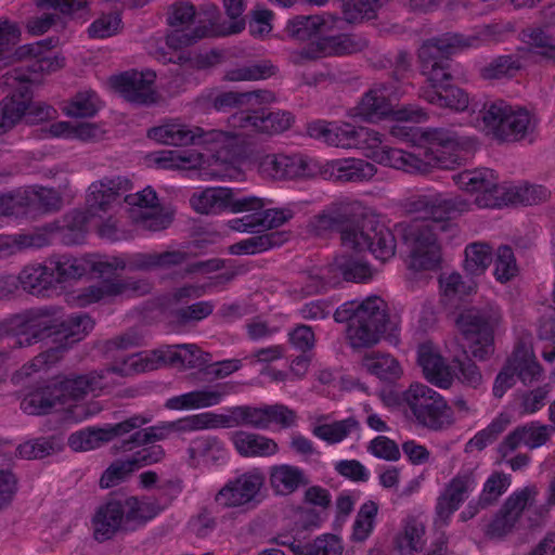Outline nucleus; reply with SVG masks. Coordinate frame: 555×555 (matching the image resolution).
I'll list each match as a JSON object with an SVG mask.
<instances>
[{"label": "nucleus", "instance_id": "nucleus-2", "mask_svg": "<svg viewBox=\"0 0 555 555\" xmlns=\"http://www.w3.org/2000/svg\"><path fill=\"white\" fill-rule=\"evenodd\" d=\"M93 326V320L85 313L64 318L57 310H38L8 319L3 323V331L16 337L18 347H27L53 337L55 343H65L59 347L63 352L66 345L83 339Z\"/></svg>", "mask_w": 555, "mask_h": 555}, {"label": "nucleus", "instance_id": "nucleus-32", "mask_svg": "<svg viewBox=\"0 0 555 555\" xmlns=\"http://www.w3.org/2000/svg\"><path fill=\"white\" fill-rule=\"evenodd\" d=\"M149 289L150 285L147 283H124L119 280H107L99 285H91L81 289L76 296V302L83 307L119 295L145 294Z\"/></svg>", "mask_w": 555, "mask_h": 555}, {"label": "nucleus", "instance_id": "nucleus-6", "mask_svg": "<svg viewBox=\"0 0 555 555\" xmlns=\"http://www.w3.org/2000/svg\"><path fill=\"white\" fill-rule=\"evenodd\" d=\"M489 28L485 27L477 34H444L423 43L418 56L422 69L429 85L425 89H438L451 79L448 72V56L460 51L477 48L488 41Z\"/></svg>", "mask_w": 555, "mask_h": 555}, {"label": "nucleus", "instance_id": "nucleus-33", "mask_svg": "<svg viewBox=\"0 0 555 555\" xmlns=\"http://www.w3.org/2000/svg\"><path fill=\"white\" fill-rule=\"evenodd\" d=\"M341 20L330 13L321 15L296 16L289 20L285 27V34L299 41L309 40L310 38L328 31L338 29Z\"/></svg>", "mask_w": 555, "mask_h": 555}, {"label": "nucleus", "instance_id": "nucleus-3", "mask_svg": "<svg viewBox=\"0 0 555 555\" xmlns=\"http://www.w3.org/2000/svg\"><path fill=\"white\" fill-rule=\"evenodd\" d=\"M103 376L98 373L55 379L44 388L28 393L21 402V409L30 415L50 412H66L67 417L81 422L95 414L100 408L92 409L79 403L85 396L104 387Z\"/></svg>", "mask_w": 555, "mask_h": 555}, {"label": "nucleus", "instance_id": "nucleus-28", "mask_svg": "<svg viewBox=\"0 0 555 555\" xmlns=\"http://www.w3.org/2000/svg\"><path fill=\"white\" fill-rule=\"evenodd\" d=\"M233 390L234 386L229 383L216 384L171 397L165 406L178 411L206 409L221 403Z\"/></svg>", "mask_w": 555, "mask_h": 555}, {"label": "nucleus", "instance_id": "nucleus-16", "mask_svg": "<svg viewBox=\"0 0 555 555\" xmlns=\"http://www.w3.org/2000/svg\"><path fill=\"white\" fill-rule=\"evenodd\" d=\"M10 57L9 63L26 62L29 69L28 74L20 75L18 69H15L3 76L2 82L12 88L29 85L37 80V74H50L64 66V59L46 49L42 41L22 46Z\"/></svg>", "mask_w": 555, "mask_h": 555}, {"label": "nucleus", "instance_id": "nucleus-23", "mask_svg": "<svg viewBox=\"0 0 555 555\" xmlns=\"http://www.w3.org/2000/svg\"><path fill=\"white\" fill-rule=\"evenodd\" d=\"M149 158L158 169L201 170L209 179H222L225 176L223 169L210 168V158L194 150H164L152 153Z\"/></svg>", "mask_w": 555, "mask_h": 555}, {"label": "nucleus", "instance_id": "nucleus-64", "mask_svg": "<svg viewBox=\"0 0 555 555\" xmlns=\"http://www.w3.org/2000/svg\"><path fill=\"white\" fill-rule=\"evenodd\" d=\"M512 478L502 472H493L485 481L479 503L482 507L494 504L509 488Z\"/></svg>", "mask_w": 555, "mask_h": 555}, {"label": "nucleus", "instance_id": "nucleus-26", "mask_svg": "<svg viewBox=\"0 0 555 555\" xmlns=\"http://www.w3.org/2000/svg\"><path fill=\"white\" fill-rule=\"evenodd\" d=\"M417 363L427 382L441 389H449L455 380L454 370L431 341H424L417 348Z\"/></svg>", "mask_w": 555, "mask_h": 555}, {"label": "nucleus", "instance_id": "nucleus-5", "mask_svg": "<svg viewBox=\"0 0 555 555\" xmlns=\"http://www.w3.org/2000/svg\"><path fill=\"white\" fill-rule=\"evenodd\" d=\"M147 137L160 144L185 146L201 144L212 152L211 160L218 165H225L233 147L236 145V134L223 130H204L198 126L185 124L179 119H171L153 127Z\"/></svg>", "mask_w": 555, "mask_h": 555}, {"label": "nucleus", "instance_id": "nucleus-7", "mask_svg": "<svg viewBox=\"0 0 555 555\" xmlns=\"http://www.w3.org/2000/svg\"><path fill=\"white\" fill-rule=\"evenodd\" d=\"M399 404L416 423L430 429H442L454 423L451 406L442 395L426 384L413 382L400 393Z\"/></svg>", "mask_w": 555, "mask_h": 555}, {"label": "nucleus", "instance_id": "nucleus-43", "mask_svg": "<svg viewBox=\"0 0 555 555\" xmlns=\"http://www.w3.org/2000/svg\"><path fill=\"white\" fill-rule=\"evenodd\" d=\"M422 98L435 106L455 112H463L469 105L468 94L460 87L451 83L438 89H424Z\"/></svg>", "mask_w": 555, "mask_h": 555}, {"label": "nucleus", "instance_id": "nucleus-54", "mask_svg": "<svg viewBox=\"0 0 555 555\" xmlns=\"http://www.w3.org/2000/svg\"><path fill=\"white\" fill-rule=\"evenodd\" d=\"M379 511L378 504L373 500L365 501L357 512L352 524L351 540L362 543L373 533Z\"/></svg>", "mask_w": 555, "mask_h": 555}, {"label": "nucleus", "instance_id": "nucleus-25", "mask_svg": "<svg viewBox=\"0 0 555 555\" xmlns=\"http://www.w3.org/2000/svg\"><path fill=\"white\" fill-rule=\"evenodd\" d=\"M477 480L473 470L459 472L444 487L437 499L436 524L444 526L454 512L474 491Z\"/></svg>", "mask_w": 555, "mask_h": 555}, {"label": "nucleus", "instance_id": "nucleus-51", "mask_svg": "<svg viewBox=\"0 0 555 555\" xmlns=\"http://www.w3.org/2000/svg\"><path fill=\"white\" fill-rule=\"evenodd\" d=\"M48 263L54 273L55 284L79 279L91 268L89 260L68 256L52 257Z\"/></svg>", "mask_w": 555, "mask_h": 555}, {"label": "nucleus", "instance_id": "nucleus-21", "mask_svg": "<svg viewBox=\"0 0 555 555\" xmlns=\"http://www.w3.org/2000/svg\"><path fill=\"white\" fill-rule=\"evenodd\" d=\"M122 199L129 218L142 229L159 231L168 227L169 219L160 212L158 197L151 186L124 195Z\"/></svg>", "mask_w": 555, "mask_h": 555}, {"label": "nucleus", "instance_id": "nucleus-18", "mask_svg": "<svg viewBox=\"0 0 555 555\" xmlns=\"http://www.w3.org/2000/svg\"><path fill=\"white\" fill-rule=\"evenodd\" d=\"M538 494L539 490L534 485H528L515 490L486 525L485 534L495 540H501L512 534L518 527L524 511L534 504Z\"/></svg>", "mask_w": 555, "mask_h": 555}, {"label": "nucleus", "instance_id": "nucleus-41", "mask_svg": "<svg viewBox=\"0 0 555 555\" xmlns=\"http://www.w3.org/2000/svg\"><path fill=\"white\" fill-rule=\"evenodd\" d=\"M362 367L384 382H396L403 376L400 362L389 353L369 352L361 360Z\"/></svg>", "mask_w": 555, "mask_h": 555}, {"label": "nucleus", "instance_id": "nucleus-10", "mask_svg": "<svg viewBox=\"0 0 555 555\" xmlns=\"http://www.w3.org/2000/svg\"><path fill=\"white\" fill-rule=\"evenodd\" d=\"M482 121L489 132L503 141H518L532 133L538 125L533 114L503 100L487 104Z\"/></svg>", "mask_w": 555, "mask_h": 555}, {"label": "nucleus", "instance_id": "nucleus-44", "mask_svg": "<svg viewBox=\"0 0 555 555\" xmlns=\"http://www.w3.org/2000/svg\"><path fill=\"white\" fill-rule=\"evenodd\" d=\"M50 232H52V230L31 233L1 234L0 258L9 257L29 248H40L48 245Z\"/></svg>", "mask_w": 555, "mask_h": 555}, {"label": "nucleus", "instance_id": "nucleus-8", "mask_svg": "<svg viewBox=\"0 0 555 555\" xmlns=\"http://www.w3.org/2000/svg\"><path fill=\"white\" fill-rule=\"evenodd\" d=\"M500 310L488 305L483 308L463 309L456 320V327L468 341L472 356L478 360L488 359L494 351V333L501 323Z\"/></svg>", "mask_w": 555, "mask_h": 555}, {"label": "nucleus", "instance_id": "nucleus-63", "mask_svg": "<svg viewBox=\"0 0 555 555\" xmlns=\"http://www.w3.org/2000/svg\"><path fill=\"white\" fill-rule=\"evenodd\" d=\"M126 521L144 522L157 516L164 507L153 499L129 498L124 503Z\"/></svg>", "mask_w": 555, "mask_h": 555}, {"label": "nucleus", "instance_id": "nucleus-14", "mask_svg": "<svg viewBox=\"0 0 555 555\" xmlns=\"http://www.w3.org/2000/svg\"><path fill=\"white\" fill-rule=\"evenodd\" d=\"M457 188L475 195V204L479 208H494L506 205V186L500 184L492 169L475 168L461 171L452 177Z\"/></svg>", "mask_w": 555, "mask_h": 555}, {"label": "nucleus", "instance_id": "nucleus-40", "mask_svg": "<svg viewBox=\"0 0 555 555\" xmlns=\"http://www.w3.org/2000/svg\"><path fill=\"white\" fill-rule=\"evenodd\" d=\"M126 520L125 508L119 501L102 506L93 518L94 537L99 541L112 538Z\"/></svg>", "mask_w": 555, "mask_h": 555}, {"label": "nucleus", "instance_id": "nucleus-62", "mask_svg": "<svg viewBox=\"0 0 555 555\" xmlns=\"http://www.w3.org/2000/svg\"><path fill=\"white\" fill-rule=\"evenodd\" d=\"M170 422H162L154 426L135 431L130 439L122 441L121 451H131L134 447L168 439L172 435Z\"/></svg>", "mask_w": 555, "mask_h": 555}, {"label": "nucleus", "instance_id": "nucleus-34", "mask_svg": "<svg viewBox=\"0 0 555 555\" xmlns=\"http://www.w3.org/2000/svg\"><path fill=\"white\" fill-rule=\"evenodd\" d=\"M227 460L224 443L217 437L201 436L193 439L186 449V463L193 468L218 465Z\"/></svg>", "mask_w": 555, "mask_h": 555}, {"label": "nucleus", "instance_id": "nucleus-59", "mask_svg": "<svg viewBox=\"0 0 555 555\" xmlns=\"http://www.w3.org/2000/svg\"><path fill=\"white\" fill-rule=\"evenodd\" d=\"M102 107V103L94 91L78 92L66 103L63 111L65 115L74 118L93 117Z\"/></svg>", "mask_w": 555, "mask_h": 555}, {"label": "nucleus", "instance_id": "nucleus-45", "mask_svg": "<svg viewBox=\"0 0 555 555\" xmlns=\"http://www.w3.org/2000/svg\"><path fill=\"white\" fill-rule=\"evenodd\" d=\"M230 414H222V428L248 426L256 429H268L267 406H233Z\"/></svg>", "mask_w": 555, "mask_h": 555}, {"label": "nucleus", "instance_id": "nucleus-12", "mask_svg": "<svg viewBox=\"0 0 555 555\" xmlns=\"http://www.w3.org/2000/svg\"><path fill=\"white\" fill-rule=\"evenodd\" d=\"M227 16L230 18L228 24H219V11L215 5L206 10L209 26L197 27L192 33L177 30L168 37V43L175 49L189 47L198 40L207 37L227 36L238 34L245 28L244 11L246 9V0H222Z\"/></svg>", "mask_w": 555, "mask_h": 555}, {"label": "nucleus", "instance_id": "nucleus-17", "mask_svg": "<svg viewBox=\"0 0 555 555\" xmlns=\"http://www.w3.org/2000/svg\"><path fill=\"white\" fill-rule=\"evenodd\" d=\"M255 164L260 175L273 180L308 179L321 172V164L302 154H259Z\"/></svg>", "mask_w": 555, "mask_h": 555}, {"label": "nucleus", "instance_id": "nucleus-52", "mask_svg": "<svg viewBox=\"0 0 555 555\" xmlns=\"http://www.w3.org/2000/svg\"><path fill=\"white\" fill-rule=\"evenodd\" d=\"M221 420L222 414L203 412L188 415L170 423L173 434H190L194 431L222 428Z\"/></svg>", "mask_w": 555, "mask_h": 555}, {"label": "nucleus", "instance_id": "nucleus-36", "mask_svg": "<svg viewBox=\"0 0 555 555\" xmlns=\"http://www.w3.org/2000/svg\"><path fill=\"white\" fill-rule=\"evenodd\" d=\"M328 415H320L313 420L311 427L313 436L328 444L339 443L361 430V425L354 417L334 422H328Z\"/></svg>", "mask_w": 555, "mask_h": 555}, {"label": "nucleus", "instance_id": "nucleus-27", "mask_svg": "<svg viewBox=\"0 0 555 555\" xmlns=\"http://www.w3.org/2000/svg\"><path fill=\"white\" fill-rule=\"evenodd\" d=\"M155 78L152 70L130 72L113 77L111 82L127 101L147 104L156 101Z\"/></svg>", "mask_w": 555, "mask_h": 555}, {"label": "nucleus", "instance_id": "nucleus-60", "mask_svg": "<svg viewBox=\"0 0 555 555\" xmlns=\"http://www.w3.org/2000/svg\"><path fill=\"white\" fill-rule=\"evenodd\" d=\"M374 220L364 219L361 222L347 224L341 229L340 240L344 247L353 249L358 253L366 250L370 240H372L371 229Z\"/></svg>", "mask_w": 555, "mask_h": 555}, {"label": "nucleus", "instance_id": "nucleus-56", "mask_svg": "<svg viewBox=\"0 0 555 555\" xmlns=\"http://www.w3.org/2000/svg\"><path fill=\"white\" fill-rule=\"evenodd\" d=\"M185 256L180 251L138 254L130 266L138 270L169 269L184 262Z\"/></svg>", "mask_w": 555, "mask_h": 555}, {"label": "nucleus", "instance_id": "nucleus-15", "mask_svg": "<svg viewBox=\"0 0 555 555\" xmlns=\"http://www.w3.org/2000/svg\"><path fill=\"white\" fill-rule=\"evenodd\" d=\"M258 106L249 112L233 114L229 120L228 132L236 134V141L245 134H268L274 135L288 130L294 124V116L287 111L267 112Z\"/></svg>", "mask_w": 555, "mask_h": 555}, {"label": "nucleus", "instance_id": "nucleus-42", "mask_svg": "<svg viewBox=\"0 0 555 555\" xmlns=\"http://www.w3.org/2000/svg\"><path fill=\"white\" fill-rule=\"evenodd\" d=\"M327 271L338 274V282L340 280L356 283L366 282L374 274L371 267L361 258L346 254L337 256L333 263L327 266Z\"/></svg>", "mask_w": 555, "mask_h": 555}, {"label": "nucleus", "instance_id": "nucleus-49", "mask_svg": "<svg viewBox=\"0 0 555 555\" xmlns=\"http://www.w3.org/2000/svg\"><path fill=\"white\" fill-rule=\"evenodd\" d=\"M162 365L159 348L151 351L130 354L117 362L112 371L120 375H132L153 371Z\"/></svg>", "mask_w": 555, "mask_h": 555}, {"label": "nucleus", "instance_id": "nucleus-4", "mask_svg": "<svg viewBox=\"0 0 555 555\" xmlns=\"http://www.w3.org/2000/svg\"><path fill=\"white\" fill-rule=\"evenodd\" d=\"M128 190L129 181L122 177L103 178L92 182L87 195L89 212L75 211L68 215L65 224L60 228L63 238L67 243H79L91 228L96 229L102 237L116 238L115 223L102 221L104 215L116 211Z\"/></svg>", "mask_w": 555, "mask_h": 555}, {"label": "nucleus", "instance_id": "nucleus-13", "mask_svg": "<svg viewBox=\"0 0 555 555\" xmlns=\"http://www.w3.org/2000/svg\"><path fill=\"white\" fill-rule=\"evenodd\" d=\"M191 207L201 215H221L225 211L237 214L259 211L268 202L258 196H237L234 190L209 186L194 192L190 197Z\"/></svg>", "mask_w": 555, "mask_h": 555}, {"label": "nucleus", "instance_id": "nucleus-29", "mask_svg": "<svg viewBox=\"0 0 555 555\" xmlns=\"http://www.w3.org/2000/svg\"><path fill=\"white\" fill-rule=\"evenodd\" d=\"M359 129L360 126L345 120H317L309 124L307 130L311 138L320 140L330 146L353 150Z\"/></svg>", "mask_w": 555, "mask_h": 555}, {"label": "nucleus", "instance_id": "nucleus-39", "mask_svg": "<svg viewBox=\"0 0 555 555\" xmlns=\"http://www.w3.org/2000/svg\"><path fill=\"white\" fill-rule=\"evenodd\" d=\"M162 365L171 364L184 369H195L208 362V354L194 344L168 345L159 348Z\"/></svg>", "mask_w": 555, "mask_h": 555}, {"label": "nucleus", "instance_id": "nucleus-58", "mask_svg": "<svg viewBox=\"0 0 555 555\" xmlns=\"http://www.w3.org/2000/svg\"><path fill=\"white\" fill-rule=\"evenodd\" d=\"M15 94H17V103L26 106L23 116L26 122L38 124L55 117L56 111L52 106L31 101L29 85H21Z\"/></svg>", "mask_w": 555, "mask_h": 555}, {"label": "nucleus", "instance_id": "nucleus-9", "mask_svg": "<svg viewBox=\"0 0 555 555\" xmlns=\"http://www.w3.org/2000/svg\"><path fill=\"white\" fill-rule=\"evenodd\" d=\"M399 94L386 85H377L361 98L360 102L349 109L348 116L367 122H376L391 117L398 121L420 122L426 119L425 112L416 106H403L395 109L392 102Z\"/></svg>", "mask_w": 555, "mask_h": 555}, {"label": "nucleus", "instance_id": "nucleus-37", "mask_svg": "<svg viewBox=\"0 0 555 555\" xmlns=\"http://www.w3.org/2000/svg\"><path fill=\"white\" fill-rule=\"evenodd\" d=\"M276 100L273 92L269 90H255L250 92H222L214 99V107L218 111H225L232 107H245V112L261 105H269Z\"/></svg>", "mask_w": 555, "mask_h": 555}, {"label": "nucleus", "instance_id": "nucleus-11", "mask_svg": "<svg viewBox=\"0 0 555 555\" xmlns=\"http://www.w3.org/2000/svg\"><path fill=\"white\" fill-rule=\"evenodd\" d=\"M448 223L414 221L405 225L403 240L409 249L410 266L414 270H434L441 261L439 232L447 230Z\"/></svg>", "mask_w": 555, "mask_h": 555}, {"label": "nucleus", "instance_id": "nucleus-53", "mask_svg": "<svg viewBox=\"0 0 555 555\" xmlns=\"http://www.w3.org/2000/svg\"><path fill=\"white\" fill-rule=\"evenodd\" d=\"M425 526L422 521L410 518L402 530L397 534L395 543L397 548L403 554H414L421 552L425 546Z\"/></svg>", "mask_w": 555, "mask_h": 555}, {"label": "nucleus", "instance_id": "nucleus-24", "mask_svg": "<svg viewBox=\"0 0 555 555\" xmlns=\"http://www.w3.org/2000/svg\"><path fill=\"white\" fill-rule=\"evenodd\" d=\"M264 476L259 469L246 472L229 480L216 494L215 502L222 508H237L249 504L259 494Z\"/></svg>", "mask_w": 555, "mask_h": 555}, {"label": "nucleus", "instance_id": "nucleus-38", "mask_svg": "<svg viewBox=\"0 0 555 555\" xmlns=\"http://www.w3.org/2000/svg\"><path fill=\"white\" fill-rule=\"evenodd\" d=\"M269 483L276 495H289L308 483L302 468L291 464H276L270 467Z\"/></svg>", "mask_w": 555, "mask_h": 555}, {"label": "nucleus", "instance_id": "nucleus-47", "mask_svg": "<svg viewBox=\"0 0 555 555\" xmlns=\"http://www.w3.org/2000/svg\"><path fill=\"white\" fill-rule=\"evenodd\" d=\"M347 340L351 348L362 349L371 348L379 343L385 324L380 323H363L359 320H348Z\"/></svg>", "mask_w": 555, "mask_h": 555}, {"label": "nucleus", "instance_id": "nucleus-48", "mask_svg": "<svg viewBox=\"0 0 555 555\" xmlns=\"http://www.w3.org/2000/svg\"><path fill=\"white\" fill-rule=\"evenodd\" d=\"M511 423L512 417L508 413H500L486 428L476 433L474 437L466 442L464 451L466 453L482 451L488 446L492 444Z\"/></svg>", "mask_w": 555, "mask_h": 555}, {"label": "nucleus", "instance_id": "nucleus-61", "mask_svg": "<svg viewBox=\"0 0 555 555\" xmlns=\"http://www.w3.org/2000/svg\"><path fill=\"white\" fill-rule=\"evenodd\" d=\"M304 284L300 293L304 296L314 295L338 283V274L327 271V267H314L299 276Z\"/></svg>", "mask_w": 555, "mask_h": 555}, {"label": "nucleus", "instance_id": "nucleus-46", "mask_svg": "<svg viewBox=\"0 0 555 555\" xmlns=\"http://www.w3.org/2000/svg\"><path fill=\"white\" fill-rule=\"evenodd\" d=\"M17 280L25 291L37 295L55 284L52 268L43 263H30L25 266L20 272L16 281Z\"/></svg>", "mask_w": 555, "mask_h": 555}, {"label": "nucleus", "instance_id": "nucleus-57", "mask_svg": "<svg viewBox=\"0 0 555 555\" xmlns=\"http://www.w3.org/2000/svg\"><path fill=\"white\" fill-rule=\"evenodd\" d=\"M464 269L472 275L486 272L492 261V247L485 242H474L465 247Z\"/></svg>", "mask_w": 555, "mask_h": 555}, {"label": "nucleus", "instance_id": "nucleus-55", "mask_svg": "<svg viewBox=\"0 0 555 555\" xmlns=\"http://www.w3.org/2000/svg\"><path fill=\"white\" fill-rule=\"evenodd\" d=\"M367 229H371L372 240H370L366 250H370L380 261L391 259L396 253V240L391 231L375 221L373 227H367Z\"/></svg>", "mask_w": 555, "mask_h": 555}, {"label": "nucleus", "instance_id": "nucleus-22", "mask_svg": "<svg viewBox=\"0 0 555 555\" xmlns=\"http://www.w3.org/2000/svg\"><path fill=\"white\" fill-rule=\"evenodd\" d=\"M470 207L468 201L459 195L429 191L412 197L409 209L413 212H422L431 220L424 222L447 223L444 220L455 212L467 211Z\"/></svg>", "mask_w": 555, "mask_h": 555}, {"label": "nucleus", "instance_id": "nucleus-20", "mask_svg": "<svg viewBox=\"0 0 555 555\" xmlns=\"http://www.w3.org/2000/svg\"><path fill=\"white\" fill-rule=\"evenodd\" d=\"M149 422L150 418L145 416L134 415L114 425L85 428L69 436L68 446L76 452L94 450L117 437L140 428Z\"/></svg>", "mask_w": 555, "mask_h": 555}, {"label": "nucleus", "instance_id": "nucleus-31", "mask_svg": "<svg viewBox=\"0 0 555 555\" xmlns=\"http://www.w3.org/2000/svg\"><path fill=\"white\" fill-rule=\"evenodd\" d=\"M377 172L372 163L362 158H340L321 165V175L341 182H364L371 180Z\"/></svg>", "mask_w": 555, "mask_h": 555}, {"label": "nucleus", "instance_id": "nucleus-30", "mask_svg": "<svg viewBox=\"0 0 555 555\" xmlns=\"http://www.w3.org/2000/svg\"><path fill=\"white\" fill-rule=\"evenodd\" d=\"M387 305L378 296H370L363 300H351L343 304L334 312V319L338 323H345L348 320H359L363 323L386 324Z\"/></svg>", "mask_w": 555, "mask_h": 555}, {"label": "nucleus", "instance_id": "nucleus-19", "mask_svg": "<svg viewBox=\"0 0 555 555\" xmlns=\"http://www.w3.org/2000/svg\"><path fill=\"white\" fill-rule=\"evenodd\" d=\"M366 46V39L358 35L323 37L302 49L291 52L289 60L296 65H301L321 57L357 53Z\"/></svg>", "mask_w": 555, "mask_h": 555}, {"label": "nucleus", "instance_id": "nucleus-1", "mask_svg": "<svg viewBox=\"0 0 555 555\" xmlns=\"http://www.w3.org/2000/svg\"><path fill=\"white\" fill-rule=\"evenodd\" d=\"M385 135L376 129L360 126L353 150L373 162L412 175H425L433 169H452L459 164L460 141L446 129L421 132L413 151L384 144Z\"/></svg>", "mask_w": 555, "mask_h": 555}, {"label": "nucleus", "instance_id": "nucleus-35", "mask_svg": "<svg viewBox=\"0 0 555 555\" xmlns=\"http://www.w3.org/2000/svg\"><path fill=\"white\" fill-rule=\"evenodd\" d=\"M230 440L236 452L244 457H269L280 451L274 439L250 431L236 430L231 434Z\"/></svg>", "mask_w": 555, "mask_h": 555}, {"label": "nucleus", "instance_id": "nucleus-50", "mask_svg": "<svg viewBox=\"0 0 555 555\" xmlns=\"http://www.w3.org/2000/svg\"><path fill=\"white\" fill-rule=\"evenodd\" d=\"M286 237L281 232H270L250 236L229 247L232 255H254L281 246Z\"/></svg>", "mask_w": 555, "mask_h": 555}]
</instances>
